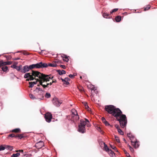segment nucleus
Returning <instances> with one entry per match:
<instances>
[{
    "label": "nucleus",
    "instance_id": "nucleus-1",
    "mask_svg": "<svg viewBox=\"0 0 157 157\" xmlns=\"http://www.w3.org/2000/svg\"><path fill=\"white\" fill-rule=\"evenodd\" d=\"M105 109L106 112L115 118L117 117L121 113V111L119 108H116L112 105H106Z\"/></svg>",
    "mask_w": 157,
    "mask_h": 157
},
{
    "label": "nucleus",
    "instance_id": "nucleus-2",
    "mask_svg": "<svg viewBox=\"0 0 157 157\" xmlns=\"http://www.w3.org/2000/svg\"><path fill=\"white\" fill-rule=\"evenodd\" d=\"M32 72V75L33 76V77H38L39 78H36V79L37 80V81H39L40 85V84L41 82H44V81H48L47 79H48V78H49V77H48L49 76H47V75L43 74L39 71L33 70Z\"/></svg>",
    "mask_w": 157,
    "mask_h": 157
},
{
    "label": "nucleus",
    "instance_id": "nucleus-3",
    "mask_svg": "<svg viewBox=\"0 0 157 157\" xmlns=\"http://www.w3.org/2000/svg\"><path fill=\"white\" fill-rule=\"evenodd\" d=\"M117 121H119L120 124L122 128H124L126 127L127 122V117L125 115L122 114V112L116 118Z\"/></svg>",
    "mask_w": 157,
    "mask_h": 157
},
{
    "label": "nucleus",
    "instance_id": "nucleus-4",
    "mask_svg": "<svg viewBox=\"0 0 157 157\" xmlns=\"http://www.w3.org/2000/svg\"><path fill=\"white\" fill-rule=\"evenodd\" d=\"M71 114L68 116V118L74 122L77 121L79 119V117L76 110L74 109H73L71 110Z\"/></svg>",
    "mask_w": 157,
    "mask_h": 157
},
{
    "label": "nucleus",
    "instance_id": "nucleus-5",
    "mask_svg": "<svg viewBox=\"0 0 157 157\" xmlns=\"http://www.w3.org/2000/svg\"><path fill=\"white\" fill-rule=\"evenodd\" d=\"M80 121V122L78 124V131L80 132L84 133L86 132L85 125L86 122L83 120H81Z\"/></svg>",
    "mask_w": 157,
    "mask_h": 157
},
{
    "label": "nucleus",
    "instance_id": "nucleus-6",
    "mask_svg": "<svg viewBox=\"0 0 157 157\" xmlns=\"http://www.w3.org/2000/svg\"><path fill=\"white\" fill-rule=\"evenodd\" d=\"M34 94L36 95L37 99H42L44 98L43 91L41 89L37 87L34 90Z\"/></svg>",
    "mask_w": 157,
    "mask_h": 157
},
{
    "label": "nucleus",
    "instance_id": "nucleus-7",
    "mask_svg": "<svg viewBox=\"0 0 157 157\" xmlns=\"http://www.w3.org/2000/svg\"><path fill=\"white\" fill-rule=\"evenodd\" d=\"M53 104L57 107H59L62 103L63 101L57 98H54L52 100Z\"/></svg>",
    "mask_w": 157,
    "mask_h": 157
},
{
    "label": "nucleus",
    "instance_id": "nucleus-8",
    "mask_svg": "<svg viewBox=\"0 0 157 157\" xmlns=\"http://www.w3.org/2000/svg\"><path fill=\"white\" fill-rule=\"evenodd\" d=\"M44 117L47 122H50L52 118V115L51 113L48 112L45 114Z\"/></svg>",
    "mask_w": 157,
    "mask_h": 157
},
{
    "label": "nucleus",
    "instance_id": "nucleus-9",
    "mask_svg": "<svg viewBox=\"0 0 157 157\" xmlns=\"http://www.w3.org/2000/svg\"><path fill=\"white\" fill-rule=\"evenodd\" d=\"M47 75L49 76L48 77H49V78H48V79H47L48 81H44V82H49L51 80L52 81V83H56L57 82L56 80V79L54 78V76L52 75H51V74H49L48 75Z\"/></svg>",
    "mask_w": 157,
    "mask_h": 157
},
{
    "label": "nucleus",
    "instance_id": "nucleus-10",
    "mask_svg": "<svg viewBox=\"0 0 157 157\" xmlns=\"http://www.w3.org/2000/svg\"><path fill=\"white\" fill-rule=\"evenodd\" d=\"M44 146V143L42 141H40L39 142L36 144L35 146L38 149H40Z\"/></svg>",
    "mask_w": 157,
    "mask_h": 157
},
{
    "label": "nucleus",
    "instance_id": "nucleus-11",
    "mask_svg": "<svg viewBox=\"0 0 157 157\" xmlns=\"http://www.w3.org/2000/svg\"><path fill=\"white\" fill-rule=\"evenodd\" d=\"M37 64L39 65L38 66V68L47 67H48V64L47 63H43L42 62L37 63Z\"/></svg>",
    "mask_w": 157,
    "mask_h": 157
},
{
    "label": "nucleus",
    "instance_id": "nucleus-12",
    "mask_svg": "<svg viewBox=\"0 0 157 157\" xmlns=\"http://www.w3.org/2000/svg\"><path fill=\"white\" fill-rule=\"evenodd\" d=\"M29 67L27 65H25L24 66L22 69L21 70V71L23 73H25L26 72H28L29 71Z\"/></svg>",
    "mask_w": 157,
    "mask_h": 157
},
{
    "label": "nucleus",
    "instance_id": "nucleus-13",
    "mask_svg": "<svg viewBox=\"0 0 157 157\" xmlns=\"http://www.w3.org/2000/svg\"><path fill=\"white\" fill-rule=\"evenodd\" d=\"M43 82H41L40 85L42 86L44 89H45L46 88L49 87V85L51 86L53 83H52V81L51 82H50V83H47L46 85L43 84Z\"/></svg>",
    "mask_w": 157,
    "mask_h": 157
},
{
    "label": "nucleus",
    "instance_id": "nucleus-14",
    "mask_svg": "<svg viewBox=\"0 0 157 157\" xmlns=\"http://www.w3.org/2000/svg\"><path fill=\"white\" fill-rule=\"evenodd\" d=\"M62 81L66 85H68L69 84V81L70 80V79L68 78H66L64 79L61 78Z\"/></svg>",
    "mask_w": 157,
    "mask_h": 157
},
{
    "label": "nucleus",
    "instance_id": "nucleus-15",
    "mask_svg": "<svg viewBox=\"0 0 157 157\" xmlns=\"http://www.w3.org/2000/svg\"><path fill=\"white\" fill-rule=\"evenodd\" d=\"M39 66L38 64H37V63L36 64H33L28 66L29 68V70H32L34 68H38V66Z\"/></svg>",
    "mask_w": 157,
    "mask_h": 157
},
{
    "label": "nucleus",
    "instance_id": "nucleus-16",
    "mask_svg": "<svg viewBox=\"0 0 157 157\" xmlns=\"http://www.w3.org/2000/svg\"><path fill=\"white\" fill-rule=\"evenodd\" d=\"M131 142L132 145L135 148H136L139 147V144L138 143V142L137 141H136L135 142H133L132 141H131Z\"/></svg>",
    "mask_w": 157,
    "mask_h": 157
},
{
    "label": "nucleus",
    "instance_id": "nucleus-17",
    "mask_svg": "<svg viewBox=\"0 0 157 157\" xmlns=\"http://www.w3.org/2000/svg\"><path fill=\"white\" fill-rule=\"evenodd\" d=\"M109 155L111 157H115V155L114 152L111 150L108 152Z\"/></svg>",
    "mask_w": 157,
    "mask_h": 157
},
{
    "label": "nucleus",
    "instance_id": "nucleus-18",
    "mask_svg": "<svg viewBox=\"0 0 157 157\" xmlns=\"http://www.w3.org/2000/svg\"><path fill=\"white\" fill-rule=\"evenodd\" d=\"M102 16L104 17L105 18H110V17L111 16V14H109L107 13H103Z\"/></svg>",
    "mask_w": 157,
    "mask_h": 157
},
{
    "label": "nucleus",
    "instance_id": "nucleus-19",
    "mask_svg": "<svg viewBox=\"0 0 157 157\" xmlns=\"http://www.w3.org/2000/svg\"><path fill=\"white\" fill-rule=\"evenodd\" d=\"M57 72H58V74L59 75H62L63 74H65L66 73V72L65 71L63 70H62V71L58 70L57 71Z\"/></svg>",
    "mask_w": 157,
    "mask_h": 157
},
{
    "label": "nucleus",
    "instance_id": "nucleus-20",
    "mask_svg": "<svg viewBox=\"0 0 157 157\" xmlns=\"http://www.w3.org/2000/svg\"><path fill=\"white\" fill-rule=\"evenodd\" d=\"M30 74H31L30 73H25L24 76V78H30L31 76H33L32 75H31Z\"/></svg>",
    "mask_w": 157,
    "mask_h": 157
},
{
    "label": "nucleus",
    "instance_id": "nucleus-21",
    "mask_svg": "<svg viewBox=\"0 0 157 157\" xmlns=\"http://www.w3.org/2000/svg\"><path fill=\"white\" fill-rule=\"evenodd\" d=\"M115 19L116 22H119L121 20V17L120 16H117L116 17Z\"/></svg>",
    "mask_w": 157,
    "mask_h": 157
},
{
    "label": "nucleus",
    "instance_id": "nucleus-22",
    "mask_svg": "<svg viewBox=\"0 0 157 157\" xmlns=\"http://www.w3.org/2000/svg\"><path fill=\"white\" fill-rule=\"evenodd\" d=\"M25 137L23 134H17L16 135V138H18L19 139H21Z\"/></svg>",
    "mask_w": 157,
    "mask_h": 157
},
{
    "label": "nucleus",
    "instance_id": "nucleus-23",
    "mask_svg": "<svg viewBox=\"0 0 157 157\" xmlns=\"http://www.w3.org/2000/svg\"><path fill=\"white\" fill-rule=\"evenodd\" d=\"M21 131L20 128H17L13 129L12 131V132H15V133H19L21 132Z\"/></svg>",
    "mask_w": 157,
    "mask_h": 157
},
{
    "label": "nucleus",
    "instance_id": "nucleus-24",
    "mask_svg": "<svg viewBox=\"0 0 157 157\" xmlns=\"http://www.w3.org/2000/svg\"><path fill=\"white\" fill-rule=\"evenodd\" d=\"M104 149L107 152H108L110 150H109L107 146V145L104 143Z\"/></svg>",
    "mask_w": 157,
    "mask_h": 157
},
{
    "label": "nucleus",
    "instance_id": "nucleus-25",
    "mask_svg": "<svg viewBox=\"0 0 157 157\" xmlns=\"http://www.w3.org/2000/svg\"><path fill=\"white\" fill-rule=\"evenodd\" d=\"M5 64L6 63L3 60H0V67H1L6 66Z\"/></svg>",
    "mask_w": 157,
    "mask_h": 157
},
{
    "label": "nucleus",
    "instance_id": "nucleus-26",
    "mask_svg": "<svg viewBox=\"0 0 157 157\" xmlns=\"http://www.w3.org/2000/svg\"><path fill=\"white\" fill-rule=\"evenodd\" d=\"M2 70L4 72H5L8 70V67L6 66H3L2 68Z\"/></svg>",
    "mask_w": 157,
    "mask_h": 157
},
{
    "label": "nucleus",
    "instance_id": "nucleus-27",
    "mask_svg": "<svg viewBox=\"0 0 157 157\" xmlns=\"http://www.w3.org/2000/svg\"><path fill=\"white\" fill-rule=\"evenodd\" d=\"M78 88L80 92H84V89L81 86H78Z\"/></svg>",
    "mask_w": 157,
    "mask_h": 157
},
{
    "label": "nucleus",
    "instance_id": "nucleus-28",
    "mask_svg": "<svg viewBox=\"0 0 157 157\" xmlns=\"http://www.w3.org/2000/svg\"><path fill=\"white\" fill-rule=\"evenodd\" d=\"M57 66V65L56 63H49L48 64V66H50V67H56Z\"/></svg>",
    "mask_w": 157,
    "mask_h": 157
},
{
    "label": "nucleus",
    "instance_id": "nucleus-29",
    "mask_svg": "<svg viewBox=\"0 0 157 157\" xmlns=\"http://www.w3.org/2000/svg\"><path fill=\"white\" fill-rule=\"evenodd\" d=\"M6 148L9 150L10 151H11L13 149V147L12 146H10L8 145H6Z\"/></svg>",
    "mask_w": 157,
    "mask_h": 157
},
{
    "label": "nucleus",
    "instance_id": "nucleus-30",
    "mask_svg": "<svg viewBox=\"0 0 157 157\" xmlns=\"http://www.w3.org/2000/svg\"><path fill=\"white\" fill-rule=\"evenodd\" d=\"M20 155L19 153H17L16 154H13L11 156L12 157H17Z\"/></svg>",
    "mask_w": 157,
    "mask_h": 157
},
{
    "label": "nucleus",
    "instance_id": "nucleus-31",
    "mask_svg": "<svg viewBox=\"0 0 157 157\" xmlns=\"http://www.w3.org/2000/svg\"><path fill=\"white\" fill-rule=\"evenodd\" d=\"M83 103L84 105V106L85 107L86 109L89 108V109H88V110L89 111L90 110V109L89 108V106H88L87 103L86 102H84V103Z\"/></svg>",
    "mask_w": 157,
    "mask_h": 157
},
{
    "label": "nucleus",
    "instance_id": "nucleus-32",
    "mask_svg": "<svg viewBox=\"0 0 157 157\" xmlns=\"http://www.w3.org/2000/svg\"><path fill=\"white\" fill-rule=\"evenodd\" d=\"M29 96L30 98L31 99H37L36 97H35L33 94H29Z\"/></svg>",
    "mask_w": 157,
    "mask_h": 157
},
{
    "label": "nucleus",
    "instance_id": "nucleus-33",
    "mask_svg": "<svg viewBox=\"0 0 157 157\" xmlns=\"http://www.w3.org/2000/svg\"><path fill=\"white\" fill-rule=\"evenodd\" d=\"M27 79L26 80V81H31V80H33L34 79V77H33V76H31L30 78H27Z\"/></svg>",
    "mask_w": 157,
    "mask_h": 157
},
{
    "label": "nucleus",
    "instance_id": "nucleus-34",
    "mask_svg": "<svg viewBox=\"0 0 157 157\" xmlns=\"http://www.w3.org/2000/svg\"><path fill=\"white\" fill-rule=\"evenodd\" d=\"M16 69L17 71H20V70H21L22 69V66L20 65L18 67L17 66V67L16 68Z\"/></svg>",
    "mask_w": 157,
    "mask_h": 157
},
{
    "label": "nucleus",
    "instance_id": "nucleus-35",
    "mask_svg": "<svg viewBox=\"0 0 157 157\" xmlns=\"http://www.w3.org/2000/svg\"><path fill=\"white\" fill-rule=\"evenodd\" d=\"M14 137L15 138H16V135L15 134H9L8 136V137Z\"/></svg>",
    "mask_w": 157,
    "mask_h": 157
},
{
    "label": "nucleus",
    "instance_id": "nucleus-36",
    "mask_svg": "<svg viewBox=\"0 0 157 157\" xmlns=\"http://www.w3.org/2000/svg\"><path fill=\"white\" fill-rule=\"evenodd\" d=\"M63 60L65 62H68L69 60L68 57L67 56H65L63 58Z\"/></svg>",
    "mask_w": 157,
    "mask_h": 157
},
{
    "label": "nucleus",
    "instance_id": "nucleus-37",
    "mask_svg": "<svg viewBox=\"0 0 157 157\" xmlns=\"http://www.w3.org/2000/svg\"><path fill=\"white\" fill-rule=\"evenodd\" d=\"M51 97V94L50 93H46L45 95V97L47 98H49Z\"/></svg>",
    "mask_w": 157,
    "mask_h": 157
},
{
    "label": "nucleus",
    "instance_id": "nucleus-38",
    "mask_svg": "<svg viewBox=\"0 0 157 157\" xmlns=\"http://www.w3.org/2000/svg\"><path fill=\"white\" fill-rule=\"evenodd\" d=\"M6 147V146L5 147L3 146L2 145L0 146V151L4 150L5 149Z\"/></svg>",
    "mask_w": 157,
    "mask_h": 157
},
{
    "label": "nucleus",
    "instance_id": "nucleus-39",
    "mask_svg": "<svg viewBox=\"0 0 157 157\" xmlns=\"http://www.w3.org/2000/svg\"><path fill=\"white\" fill-rule=\"evenodd\" d=\"M118 10V9L116 8L114 9L111 12H110V14H112L113 13L116 12Z\"/></svg>",
    "mask_w": 157,
    "mask_h": 157
},
{
    "label": "nucleus",
    "instance_id": "nucleus-40",
    "mask_svg": "<svg viewBox=\"0 0 157 157\" xmlns=\"http://www.w3.org/2000/svg\"><path fill=\"white\" fill-rule=\"evenodd\" d=\"M115 140L118 143L120 142L119 139L118 137H117V136H115Z\"/></svg>",
    "mask_w": 157,
    "mask_h": 157
},
{
    "label": "nucleus",
    "instance_id": "nucleus-41",
    "mask_svg": "<svg viewBox=\"0 0 157 157\" xmlns=\"http://www.w3.org/2000/svg\"><path fill=\"white\" fill-rule=\"evenodd\" d=\"M110 146L113 149H114L115 151H117V148L115 147V146H113V145H110Z\"/></svg>",
    "mask_w": 157,
    "mask_h": 157
},
{
    "label": "nucleus",
    "instance_id": "nucleus-42",
    "mask_svg": "<svg viewBox=\"0 0 157 157\" xmlns=\"http://www.w3.org/2000/svg\"><path fill=\"white\" fill-rule=\"evenodd\" d=\"M129 138H131V137L132 138H134V136L131 135L130 133H128L127 134Z\"/></svg>",
    "mask_w": 157,
    "mask_h": 157
},
{
    "label": "nucleus",
    "instance_id": "nucleus-43",
    "mask_svg": "<svg viewBox=\"0 0 157 157\" xmlns=\"http://www.w3.org/2000/svg\"><path fill=\"white\" fill-rule=\"evenodd\" d=\"M90 90L91 91L92 93V91H95L96 90V89L94 86H92L90 88Z\"/></svg>",
    "mask_w": 157,
    "mask_h": 157
},
{
    "label": "nucleus",
    "instance_id": "nucleus-44",
    "mask_svg": "<svg viewBox=\"0 0 157 157\" xmlns=\"http://www.w3.org/2000/svg\"><path fill=\"white\" fill-rule=\"evenodd\" d=\"M29 88H32L34 86L33 84V83L31 82H29Z\"/></svg>",
    "mask_w": 157,
    "mask_h": 157
},
{
    "label": "nucleus",
    "instance_id": "nucleus-45",
    "mask_svg": "<svg viewBox=\"0 0 157 157\" xmlns=\"http://www.w3.org/2000/svg\"><path fill=\"white\" fill-rule=\"evenodd\" d=\"M118 132L121 135H123V132H122V131L121 130V129H118Z\"/></svg>",
    "mask_w": 157,
    "mask_h": 157
},
{
    "label": "nucleus",
    "instance_id": "nucleus-46",
    "mask_svg": "<svg viewBox=\"0 0 157 157\" xmlns=\"http://www.w3.org/2000/svg\"><path fill=\"white\" fill-rule=\"evenodd\" d=\"M128 146L129 147V149H130V151L131 152H133L134 151V149H133V148H132V147H131L129 145H128Z\"/></svg>",
    "mask_w": 157,
    "mask_h": 157
},
{
    "label": "nucleus",
    "instance_id": "nucleus-47",
    "mask_svg": "<svg viewBox=\"0 0 157 157\" xmlns=\"http://www.w3.org/2000/svg\"><path fill=\"white\" fill-rule=\"evenodd\" d=\"M6 63L5 65H10L12 63L10 62H5Z\"/></svg>",
    "mask_w": 157,
    "mask_h": 157
},
{
    "label": "nucleus",
    "instance_id": "nucleus-48",
    "mask_svg": "<svg viewBox=\"0 0 157 157\" xmlns=\"http://www.w3.org/2000/svg\"><path fill=\"white\" fill-rule=\"evenodd\" d=\"M104 123L106 126H109L110 125L109 123L107 121H106Z\"/></svg>",
    "mask_w": 157,
    "mask_h": 157
},
{
    "label": "nucleus",
    "instance_id": "nucleus-49",
    "mask_svg": "<svg viewBox=\"0 0 157 157\" xmlns=\"http://www.w3.org/2000/svg\"><path fill=\"white\" fill-rule=\"evenodd\" d=\"M101 120H102V122L103 123H104L106 121L104 117H102L101 118Z\"/></svg>",
    "mask_w": 157,
    "mask_h": 157
},
{
    "label": "nucleus",
    "instance_id": "nucleus-50",
    "mask_svg": "<svg viewBox=\"0 0 157 157\" xmlns=\"http://www.w3.org/2000/svg\"><path fill=\"white\" fill-rule=\"evenodd\" d=\"M150 6H148L147 7L144 8V10L146 11V10H147L148 9H150Z\"/></svg>",
    "mask_w": 157,
    "mask_h": 157
},
{
    "label": "nucleus",
    "instance_id": "nucleus-51",
    "mask_svg": "<svg viewBox=\"0 0 157 157\" xmlns=\"http://www.w3.org/2000/svg\"><path fill=\"white\" fill-rule=\"evenodd\" d=\"M69 77L70 78H73L74 77V75H73L70 74L69 75Z\"/></svg>",
    "mask_w": 157,
    "mask_h": 157
},
{
    "label": "nucleus",
    "instance_id": "nucleus-52",
    "mask_svg": "<svg viewBox=\"0 0 157 157\" xmlns=\"http://www.w3.org/2000/svg\"><path fill=\"white\" fill-rule=\"evenodd\" d=\"M17 66L13 64L11 66V67L16 69V67H17Z\"/></svg>",
    "mask_w": 157,
    "mask_h": 157
},
{
    "label": "nucleus",
    "instance_id": "nucleus-53",
    "mask_svg": "<svg viewBox=\"0 0 157 157\" xmlns=\"http://www.w3.org/2000/svg\"><path fill=\"white\" fill-rule=\"evenodd\" d=\"M23 54L24 55H29L28 53L25 51L24 52Z\"/></svg>",
    "mask_w": 157,
    "mask_h": 157
},
{
    "label": "nucleus",
    "instance_id": "nucleus-54",
    "mask_svg": "<svg viewBox=\"0 0 157 157\" xmlns=\"http://www.w3.org/2000/svg\"><path fill=\"white\" fill-rule=\"evenodd\" d=\"M60 67L63 69H65L66 68V66L63 65H60Z\"/></svg>",
    "mask_w": 157,
    "mask_h": 157
},
{
    "label": "nucleus",
    "instance_id": "nucleus-55",
    "mask_svg": "<svg viewBox=\"0 0 157 157\" xmlns=\"http://www.w3.org/2000/svg\"><path fill=\"white\" fill-rule=\"evenodd\" d=\"M115 127L116 128H117V130H118V129H119V126L117 124H115Z\"/></svg>",
    "mask_w": 157,
    "mask_h": 157
},
{
    "label": "nucleus",
    "instance_id": "nucleus-56",
    "mask_svg": "<svg viewBox=\"0 0 157 157\" xmlns=\"http://www.w3.org/2000/svg\"><path fill=\"white\" fill-rule=\"evenodd\" d=\"M16 151L17 152H21V153H23V150H20Z\"/></svg>",
    "mask_w": 157,
    "mask_h": 157
},
{
    "label": "nucleus",
    "instance_id": "nucleus-57",
    "mask_svg": "<svg viewBox=\"0 0 157 157\" xmlns=\"http://www.w3.org/2000/svg\"><path fill=\"white\" fill-rule=\"evenodd\" d=\"M38 81H37V80L36 81V82H31L33 84V85H34L35 84H36V83H37V82ZM38 82H39V81H38Z\"/></svg>",
    "mask_w": 157,
    "mask_h": 157
},
{
    "label": "nucleus",
    "instance_id": "nucleus-58",
    "mask_svg": "<svg viewBox=\"0 0 157 157\" xmlns=\"http://www.w3.org/2000/svg\"><path fill=\"white\" fill-rule=\"evenodd\" d=\"M124 153L125 154L126 156L128 155V153L126 151H124Z\"/></svg>",
    "mask_w": 157,
    "mask_h": 157
},
{
    "label": "nucleus",
    "instance_id": "nucleus-59",
    "mask_svg": "<svg viewBox=\"0 0 157 157\" xmlns=\"http://www.w3.org/2000/svg\"><path fill=\"white\" fill-rule=\"evenodd\" d=\"M85 121H84L86 122V124H87V122H89V121L88 120H87V119L85 118Z\"/></svg>",
    "mask_w": 157,
    "mask_h": 157
},
{
    "label": "nucleus",
    "instance_id": "nucleus-60",
    "mask_svg": "<svg viewBox=\"0 0 157 157\" xmlns=\"http://www.w3.org/2000/svg\"><path fill=\"white\" fill-rule=\"evenodd\" d=\"M123 141H124V142L126 143H127V141H126V140H125V139L124 138H123Z\"/></svg>",
    "mask_w": 157,
    "mask_h": 157
},
{
    "label": "nucleus",
    "instance_id": "nucleus-61",
    "mask_svg": "<svg viewBox=\"0 0 157 157\" xmlns=\"http://www.w3.org/2000/svg\"><path fill=\"white\" fill-rule=\"evenodd\" d=\"M126 156H127V157H131V156H130V155H129V154H128V155H126Z\"/></svg>",
    "mask_w": 157,
    "mask_h": 157
},
{
    "label": "nucleus",
    "instance_id": "nucleus-62",
    "mask_svg": "<svg viewBox=\"0 0 157 157\" xmlns=\"http://www.w3.org/2000/svg\"><path fill=\"white\" fill-rule=\"evenodd\" d=\"M19 59V58H17L16 59H15L16 60H18Z\"/></svg>",
    "mask_w": 157,
    "mask_h": 157
},
{
    "label": "nucleus",
    "instance_id": "nucleus-63",
    "mask_svg": "<svg viewBox=\"0 0 157 157\" xmlns=\"http://www.w3.org/2000/svg\"><path fill=\"white\" fill-rule=\"evenodd\" d=\"M101 129V128H98V130H100Z\"/></svg>",
    "mask_w": 157,
    "mask_h": 157
},
{
    "label": "nucleus",
    "instance_id": "nucleus-64",
    "mask_svg": "<svg viewBox=\"0 0 157 157\" xmlns=\"http://www.w3.org/2000/svg\"><path fill=\"white\" fill-rule=\"evenodd\" d=\"M123 150L124 152V151H126V150L124 149V148H123Z\"/></svg>",
    "mask_w": 157,
    "mask_h": 157
}]
</instances>
